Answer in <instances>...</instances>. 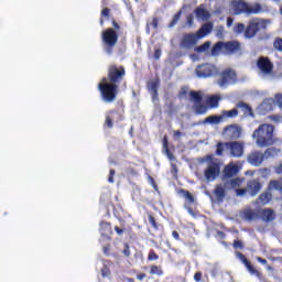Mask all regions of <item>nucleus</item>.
<instances>
[{
  "label": "nucleus",
  "instance_id": "nucleus-28",
  "mask_svg": "<svg viewBox=\"0 0 282 282\" xmlns=\"http://www.w3.org/2000/svg\"><path fill=\"white\" fill-rule=\"evenodd\" d=\"M177 193L178 195H182V197H184V199H186L189 204H195V196H193L187 189L181 188Z\"/></svg>",
  "mask_w": 282,
  "mask_h": 282
},
{
  "label": "nucleus",
  "instance_id": "nucleus-63",
  "mask_svg": "<svg viewBox=\"0 0 282 282\" xmlns=\"http://www.w3.org/2000/svg\"><path fill=\"white\" fill-rule=\"evenodd\" d=\"M259 263H262L263 265H265V263H268V260L263 259V258H258Z\"/></svg>",
  "mask_w": 282,
  "mask_h": 282
},
{
  "label": "nucleus",
  "instance_id": "nucleus-37",
  "mask_svg": "<svg viewBox=\"0 0 282 282\" xmlns=\"http://www.w3.org/2000/svg\"><path fill=\"white\" fill-rule=\"evenodd\" d=\"M234 32L236 34H243L246 35V24L245 23H237L234 28Z\"/></svg>",
  "mask_w": 282,
  "mask_h": 282
},
{
  "label": "nucleus",
  "instance_id": "nucleus-22",
  "mask_svg": "<svg viewBox=\"0 0 282 282\" xmlns=\"http://www.w3.org/2000/svg\"><path fill=\"white\" fill-rule=\"evenodd\" d=\"M242 217L246 219V221H257V219H261L259 213L250 208H247L242 212Z\"/></svg>",
  "mask_w": 282,
  "mask_h": 282
},
{
  "label": "nucleus",
  "instance_id": "nucleus-47",
  "mask_svg": "<svg viewBox=\"0 0 282 282\" xmlns=\"http://www.w3.org/2000/svg\"><path fill=\"white\" fill-rule=\"evenodd\" d=\"M115 175H116V170L111 169V170L109 171V176H108V182H109V184H113V182H115V180H113Z\"/></svg>",
  "mask_w": 282,
  "mask_h": 282
},
{
  "label": "nucleus",
  "instance_id": "nucleus-54",
  "mask_svg": "<svg viewBox=\"0 0 282 282\" xmlns=\"http://www.w3.org/2000/svg\"><path fill=\"white\" fill-rule=\"evenodd\" d=\"M202 276H203L202 271H197V272L194 274V281H196V282L202 281Z\"/></svg>",
  "mask_w": 282,
  "mask_h": 282
},
{
  "label": "nucleus",
  "instance_id": "nucleus-5",
  "mask_svg": "<svg viewBox=\"0 0 282 282\" xmlns=\"http://www.w3.org/2000/svg\"><path fill=\"white\" fill-rule=\"evenodd\" d=\"M237 52H241V43H239V41H219L216 44H214L210 54L212 56H219V54L232 56V54H237Z\"/></svg>",
  "mask_w": 282,
  "mask_h": 282
},
{
  "label": "nucleus",
  "instance_id": "nucleus-14",
  "mask_svg": "<svg viewBox=\"0 0 282 282\" xmlns=\"http://www.w3.org/2000/svg\"><path fill=\"white\" fill-rule=\"evenodd\" d=\"M223 135L226 140H239L241 138V128L239 124H229L224 128Z\"/></svg>",
  "mask_w": 282,
  "mask_h": 282
},
{
  "label": "nucleus",
  "instance_id": "nucleus-52",
  "mask_svg": "<svg viewBox=\"0 0 282 282\" xmlns=\"http://www.w3.org/2000/svg\"><path fill=\"white\" fill-rule=\"evenodd\" d=\"M275 102L282 109V95L281 94L275 95Z\"/></svg>",
  "mask_w": 282,
  "mask_h": 282
},
{
  "label": "nucleus",
  "instance_id": "nucleus-57",
  "mask_svg": "<svg viewBox=\"0 0 282 282\" xmlns=\"http://www.w3.org/2000/svg\"><path fill=\"white\" fill-rule=\"evenodd\" d=\"M110 250H111V245H106L102 248L104 254H109Z\"/></svg>",
  "mask_w": 282,
  "mask_h": 282
},
{
  "label": "nucleus",
  "instance_id": "nucleus-25",
  "mask_svg": "<svg viewBox=\"0 0 282 282\" xmlns=\"http://www.w3.org/2000/svg\"><path fill=\"white\" fill-rule=\"evenodd\" d=\"M220 116L223 117V122H226L229 119L237 118L239 116V110L237 108L223 110Z\"/></svg>",
  "mask_w": 282,
  "mask_h": 282
},
{
  "label": "nucleus",
  "instance_id": "nucleus-15",
  "mask_svg": "<svg viewBox=\"0 0 282 282\" xmlns=\"http://www.w3.org/2000/svg\"><path fill=\"white\" fill-rule=\"evenodd\" d=\"M199 36L197 33H188L183 36L181 42L182 47H186L187 50L197 45V41H199Z\"/></svg>",
  "mask_w": 282,
  "mask_h": 282
},
{
  "label": "nucleus",
  "instance_id": "nucleus-20",
  "mask_svg": "<svg viewBox=\"0 0 282 282\" xmlns=\"http://www.w3.org/2000/svg\"><path fill=\"white\" fill-rule=\"evenodd\" d=\"M272 202V192L265 191L259 195L257 198V204H260V206H265Z\"/></svg>",
  "mask_w": 282,
  "mask_h": 282
},
{
  "label": "nucleus",
  "instance_id": "nucleus-11",
  "mask_svg": "<svg viewBox=\"0 0 282 282\" xmlns=\"http://www.w3.org/2000/svg\"><path fill=\"white\" fill-rule=\"evenodd\" d=\"M235 83H237V73L231 68L224 69L217 82L219 87H228V85H235Z\"/></svg>",
  "mask_w": 282,
  "mask_h": 282
},
{
  "label": "nucleus",
  "instance_id": "nucleus-19",
  "mask_svg": "<svg viewBox=\"0 0 282 282\" xmlns=\"http://www.w3.org/2000/svg\"><path fill=\"white\" fill-rule=\"evenodd\" d=\"M260 218L262 221H274L276 218V215L274 214V210L272 208H264L260 212Z\"/></svg>",
  "mask_w": 282,
  "mask_h": 282
},
{
  "label": "nucleus",
  "instance_id": "nucleus-44",
  "mask_svg": "<svg viewBox=\"0 0 282 282\" xmlns=\"http://www.w3.org/2000/svg\"><path fill=\"white\" fill-rule=\"evenodd\" d=\"M111 275V270H109V267L104 265L101 269V276H110Z\"/></svg>",
  "mask_w": 282,
  "mask_h": 282
},
{
  "label": "nucleus",
  "instance_id": "nucleus-45",
  "mask_svg": "<svg viewBox=\"0 0 282 282\" xmlns=\"http://www.w3.org/2000/svg\"><path fill=\"white\" fill-rule=\"evenodd\" d=\"M163 150L165 151V154H166L167 159H169L171 162H173V160H175V155L173 154V152H171V149L165 148V149H163Z\"/></svg>",
  "mask_w": 282,
  "mask_h": 282
},
{
  "label": "nucleus",
  "instance_id": "nucleus-46",
  "mask_svg": "<svg viewBox=\"0 0 282 282\" xmlns=\"http://www.w3.org/2000/svg\"><path fill=\"white\" fill-rule=\"evenodd\" d=\"M109 14H111V9L109 8H104L101 10V18L105 17V19H109Z\"/></svg>",
  "mask_w": 282,
  "mask_h": 282
},
{
  "label": "nucleus",
  "instance_id": "nucleus-58",
  "mask_svg": "<svg viewBox=\"0 0 282 282\" xmlns=\"http://www.w3.org/2000/svg\"><path fill=\"white\" fill-rule=\"evenodd\" d=\"M172 237L175 239V241H180V232H177V230L172 231Z\"/></svg>",
  "mask_w": 282,
  "mask_h": 282
},
{
  "label": "nucleus",
  "instance_id": "nucleus-7",
  "mask_svg": "<svg viewBox=\"0 0 282 282\" xmlns=\"http://www.w3.org/2000/svg\"><path fill=\"white\" fill-rule=\"evenodd\" d=\"M205 160L208 162V165L204 171L205 180L207 182H215V180L218 178L221 173V163H219V161H217L213 154H207Z\"/></svg>",
  "mask_w": 282,
  "mask_h": 282
},
{
  "label": "nucleus",
  "instance_id": "nucleus-16",
  "mask_svg": "<svg viewBox=\"0 0 282 282\" xmlns=\"http://www.w3.org/2000/svg\"><path fill=\"white\" fill-rule=\"evenodd\" d=\"M261 188H263V185L261 184L259 178L251 180L247 183V191L249 195H251V197L259 195V193L261 192Z\"/></svg>",
  "mask_w": 282,
  "mask_h": 282
},
{
  "label": "nucleus",
  "instance_id": "nucleus-24",
  "mask_svg": "<svg viewBox=\"0 0 282 282\" xmlns=\"http://www.w3.org/2000/svg\"><path fill=\"white\" fill-rule=\"evenodd\" d=\"M204 124H221L224 117L221 115H212L204 119Z\"/></svg>",
  "mask_w": 282,
  "mask_h": 282
},
{
  "label": "nucleus",
  "instance_id": "nucleus-9",
  "mask_svg": "<svg viewBox=\"0 0 282 282\" xmlns=\"http://www.w3.org/2000/svg\"><path fill=\"white\" fill-rule=\"evenodd\" d=\"M256 65L262 76H272L274 74V64L270 61V57L260 56Z\"/></svg>",
  "mask_w": 282,
  "mask_h": 282
},
{
  "label": "nucleus",
  "instance_id": "nucleus-18",
  "mask_svg": "<svg viewBox=\"0 0 282 282\" xmlns=\"http://www.w3.org/2000/svg\"><path fill=\"white\" fill-rule=\"evenodd\" d=\"M239 173V166L236 164H229L225 166L223 172L224 180H230V177H235Z\"/></svg>",
  "mask_w": 282,
  "mask_h": 282
},
{
  "label": "nucleus",
  "instance_id": "nucleus-48",
  "mask_svg": "<svg viewBox=\"0 0 282 282\" xmlns=\"http://www.w3.org/2000/svg\"><path fill=\"white\" fill-rule=\"evenodd\" d=\"M246 193H248V188H236V195L238 197H243Z\"/></svg>",
  "mask_w": 282,
  "mask_h": 282
},
{
  "label": "nucleus",
  "instance_id": "nucleus-8",
  "mask_svg": "<svg viewBox=\"0 0 282 282\" xmlns=\"http://www.w3.org/2000/svg\"><path fill=\"white\" fill-rule=\"evenodd\" d=\"M268 29V20L254 18L250 20L245 29V39H254L261 30Z\"/></svg>",
  "mask_w": 282,
  "mask_h": 282
},
{
  "label": "nucleus",
  "instance_id": "nucleus-17",
  "mask_svg": "<svg viewBox=\"0 0 282 282\" xmlns=\"http://www.w3.org/2000/svg\"><path fill=\"white\" fill-rule=\"evenodd\" d=\"M116 117L118 118L117 122H120V120H122V115H120L118 110H109L106 115L105 126L108 129H113V120H116Z\"/></svg>",
  "mask_w": 282,
  "mask_h": 282
},
{
  "label": "nucleus",
  "instance_id": "nucleus-30",
  "mask_svg": "<svg viewBox=\"0 0 282 282\" xmlns=\"http://www.w3.org/2000/svg\"><path fill=\"white\" fill-rule=\"evenodd\" d=\"M150 274L155 276H164V269H162V265L152 264L150 265Z\"/></svg>",
  "mask_w": 282,
  "mask_h": 282
},
{
  "label": "nucleus",
  "instance_id": "nucleus-59",
  "mask_svg": "<svg viewBox=\"0 0 282 282\" xmlns=\"http://www.w3.org/2000/svg\"><path fill=\"white\" fill-rule=\"evenodd\" d=\"M163 149H169V137L163 138Z\"/></svg>",
  "mask_w": 282,
  "mask_h": 282
},
{
  "label": "nucleus",
  "instance_id": "nucleus-21",
  "mask_svg": "<svg viewBox=\"0 0 282 282\" xmlns=\"http://www.w3.org/2000/svg\"><path fill=\"white\" fill-rule=\"evenodd\" d=\"M194 13L196 15L197 21H208V19H210V12H208V10L202 7H197L194 10Z\"/></svg>",
  "mask_w": 282,
  "mask_h": 282
},
{
  "label": "nucleus",
  "instance_id": "nucleus-34",
  "mask_svg": "<svg viewBox=\"0 0 282 282\" xmlns=\"http://www.w3.org/2000/svg\"><path fill=\"white\" fill-rule=\"evenodd\" d=\"M210 45H212L210 41H207L204 44L197 46L195 48V52H197V54H204V52H208V50H210Z\"/></svg>",
  "mask_w": 282,
  "mask_h": 282
},
{
  "label": "nucleus",
  "instance_id": "nucleus-33",
  "mask_svg": "<svg viewBox=\"0 0 282 282\" xmlns=\"http://www.w3.org/2000/svg\"><path fill=\"white\" fill-rule=\"evenodd\" d=\"M100 230L102 235H111V223L101 221Z\"/></svg>",
  "mask_w": 282,
  "mask_h": 282
},
{
  "label": "nucleus",
  "instance_id": "nucleus-12",
  "mask_svg": "<svg viewBox=\"0 0 282 282\" xmlns=\"http://www.w3.org/2000/svg\"><path fill=\"white\" fill-rule=\"evenodd\" d=\"M267 155H270V149L265 150L264 153L261 151H252L248 154L247 162L251 164V166H261Z\"/></svg>",
  "mask_w": 282,
  "mask_h": 282
},
{
  "label": "nucleus",
  "instance_id": "nucleus-31",
  "mask_svg": "<svg viewBox=\"0 0 282 282\" xmlns=\"http://www.w3.org/2000/svg\"><path fill=\"white\" fill-rule=\"evenodd\" d=\"M242 180L239 177L231 178L225 183V186H228L229 188H239L242 184Z\"/></svg>",
  "mask_w": 282,
  "mask_h": 282
},
{
  "label": "nucleus",
  "instance_id": "nucleus-4",
  "mask_svg": "<svg viewBox=\"0 0 282 282\" xmlns=\"http://www.w3.org/2000/svg\"><path fill=\"white\" fill-rule=\"evenodd\" d=\"M231 8L234 10V14H262V12H265L268 10V7L259 2L250 6L243 0H234L231 2Z\"/></svg>",
  "mask_w": 282,
  "mask_h": 282
},
{
  "label": "nucleus",
  "instance_id": "nucleus-56",
  "mask_svg": "<svg viewBox=\"0 0 282 282\" xmlns=\"http://www.w3.org/2000/svg\"><path fill=\"white\" fill-rule=\"evenodd\" d=\"M186 94H188V89L186 87H182L178 93V96L183 97V96H186Z\"/></svg>",
  "mask_w": 282,
  "mask_h": 282
},
{
  "label": "nucleus",
  "instance_id": "nucleus-27",
  "mask_svg": "<svg viewBox=\"0 0 282 282\" xmlns=\"http://www.w3.org/2000/svg\"><path fill=\"white\" fill-rule=\"evenodd\" d=\"M158 87H160V79H156L154 82H151L149 84V89L152 94V99L158 100Z\"/></svg>",
  "mask_w": 282,
  "mask_h": 282
},
{
  "label": "nucleus",
  "instance_id": "nucleus-40",
  "mask_svg": "<svg viewBox=\"0 0 282 282\" xmlns=\"http://www.w3.org/2000/svg\"><path fill=\"white\" fill-rule=\"evenodd\" d=\"M160 259V256L155 253V250L151 249L148 254V261H158Z\"/></svg>",
  "mask_w": 282,
  "mask_h": 282
},
{
  "label": "nucleus",
  "instance_id": "nucleus-42",
  "mask_svg": "<svg viewBox=\"0 0 282 282\" xmlns=\"http://www.w3.org/2000/svg\"><path fill=\"white\" fill-rule=\"evenodd\" d=\"M122 254H124V257H131V248L129 247V243H123Z\"/></svg>",
  "mask_w": 282,
  "mask_h": 282
},
{
  "label": "nucleus",
  "instance_id": "nucleus-64",
  "mask_svg": "<svg viewBox=\"0 0 282 282\" xmlns=\"http://www.w3.org/2000/svg\"><path fill=\"white\" fill-rule=\"evenodd\" d=\"M227 25H228V26H231V25H232V18H228V19H227Z\"/></svg>",
  "mask_w": 282,
  "mask_h": 282
},
{
  "label": "nucleus",
  "instance_id": "nucleus-60",
  "mask_svg": "<svg viewBox=\"0 0 282 282\" xmlns=\"http://www.w3.org/2000/svg\"><path fill=\"white\" fill-rule=\"evenodd\" d=\"M145 278H147V273H140L137 275L138 281H144Z\"/></svg>",
  "mask_w": 282,
  "mask_h": 282
},
{
  "label": "nucleus",
  "instance_id": "nucleus-23",
  "mask_svg": "<svg viewBox=\"0 0 282 282\" xmlns=\"http://www.w3.org/2000/svg\"><path fill=\"white\" fill-rule=\"evenodd\" d=\"M213 32V22H207L200 26V29L196 32L198 39H204V36L210 34Z\"/></svg>",
  "mask_w": 282,
  "mask_h": 282
},
{
  "label": "nucleus",
  "instance_id": "nucleus-10",
  "mask_svg": "<svg viewBox=\"0 0 282 282\" xmlns=\"http://www.w3.org/2000/svg\"><path fill=\"white\" fill-rule=\"evenodd\" d=\"M189 97L194 102L195 113H197V116H204V113H206L208 111V107H206V105L202 104V100H204V98L202 97V93L191 90Z\"/></svg>",
  "mask_w": 282,
  "mask_h": 282
},
{
  "label": "nucleus",
  "instance_id": "nucleus-49",
  "mask_svg": "<svg viewBox=\"0 0 282 282\" xmlns=\"http://www.w3.org/2000/svg\"><path fill=\"white\" fill-rule=\"evenodd\" d=\"M115 231L117 232V235L119 237H122V235H124V232H127V228H120V227L116 226Z\"/></svg>",
  "mask_w": 282,
  "mask_h": 282
},
{
  "label": "nucleus",
  "instance_id": "nucleus-2",
  "mask_svg": "<svg viewBox=\"0 0 282 282\" xmlns=\"http://www.w3.org/2000/svg\"><path fill=\"white\" fill-rule=\"evenodd\" d=\"M256 144L260 148L272 147L274 144V126L262 123L252 133Z\"/></svg>",
  "mask_w": 282,
  "mask_h": 282
},
{
  "label": "nucleus",
  "instance_id": "nucleus-41",
  "mask_svg": "<svg viewBox=\"0 0 282 282\" xmlns=\"http://www.w3.org/2000/svg\"><path fill=\"white\" fill-rule=\"evenodd\" d=\"M232 246L235 250H243V242L241 240H234Z\"/></svg>",
  "mask_w": 282,
  "mask_h": 282
},
{
  "label": "nucleus",
  "instance_id": "nucleus-1",
  "mask_svg": "<svg viewBox=\"0 0 282 282\" xmlns=\"http://www.w3.org/2000/svg\"><path fill=\"white\" fill-rule=\"evenodd\" d=\"M124 76H127V69H124V66L111 64L108 67L107 77H102L101 82L97 86L100 98L104 102H107L108 105L116 102V98H118V94L120 91V84L124 80Z\"/></svg>",
  "mask_w": 282,
  "mask_h": 282
},
{
  "label": "nucleus",
  "instance_id": "nucleus-13",
  "mask_svg": "<svg viewBox=\"0 0 282 282\" xmlns=\"http://www.w3.org/2000/svg\"><path fill=\"white\" fill-rule=\"evenodd\" d=\"M195 72L198 78H210V76H215L217 67L213 64H202L196 67Z\"/></svg>",
  "mask_w": 282,
  "mask_h": 282
},
{
  "label": "nucleus",
  "instance_id": "nucleus-61",
  "mask_svg": "<svg viewBox=\"0 0 282 282\" xmlns=\"http://www.w3.org/2000/svg\"><path fill=\"white\" fill-rule=\"evenodd\" d=\"M173 135H174V138H182V131L175 130V131L173 132Z\"/></svg>",
  "mask_w": 282,
  "mask_h": 282
},
{
  "label": "nucleus",
  "instance_id": "nucleus-43",
  "mask_svg": "<svg viewBox=\"0 0 282 282\" xmlns=\"http://www.w3.org/2000/svg\"><path fill=\"white\" fill-rule=\"evenodd\" d=\"M273 171L276 175H282V160L273 167Z\"/></svg>",
  "mask_w": 282,
  "mask_h": 282
},
{
  "label": "nucleus",
  "instance_id": "nucleus-36",
  "mask_svg": "<svg viewBox=\"0 0 282 282\" xmlns=\"http://www.w3.org/2000/svg\"><path fill=\"white\" fill-rule=\"evenodd\" d=\"M237 257H238V259H240V261H242V263H245V265L248 267L249 270H252V264L249 262L246 254H243L241 252H237Z\"/></svg>",
  "mask_w": 282,
  "mask_h": 282
},
{
  "label": "nucleus",
  "instance_id": "nucleus-62",
  "mask_svg": "<svg viewBox=\"0 0 282 282\" xmlns=\"http://www.w3.org/2000/svg\"><path fill=\"white\" fill-rule=\"evenodd\" d=\"M112 26L115 28V30H120V24H118V22H116V20H112Z\"/></svg>",
  "mask_w": 282,
  "mask_h": 282
},
{
  "label": "nucleus",
  "instance_id": "nucleus-39",
  "mask_svg": "<svg viewBox=\"0 0 282 282\" xmlns=\"http://www.w3.org/2000/svg\"><path fill=\"white\" fill-rule=\"evenodd\" d=\"M148 219L152 226V228H154V230H160V228L162 227L160 224H158V221L155 220V217H153V215H149Z\"/></svg>",
  "mask_w": 282,
  "mask_h": 282
},
{
  "label": "nucleus",
  "instance_id": "nucleus-51",
  "mask_svg": "<svg viewBox=\"0 0 282 282\" xmlns=\"http://www.w3.org/2000/svg\"><path fill=\"white\" fill-rule=\"evenodd\" d=\"M148 180L154 191H158V183H155V178H153V176H149Z\"/></svg>",
  "mask_w": 282,
  "mask_h": 282
},
{
  "label": "nucleus",
  "instance_id": "nucleus-29",
  "mask_svg": "<svg viewBox=\"0 0 282 282\" xmlns=\"http://www.w3.org/2000/svg\"><path fill=\"white\" fill-rule=\"evenodd\" d=\"M237 108L241 109V111L245 113V116H252V107H250V105H248L243 101H239L237 104Z\"/></svg>",
  "mask_w": 282,
  "mask_h": 282
},
{
  "label": "nucleus",
  "instance_id": "nucleus-35",
  "mask_svg": "<svg viewBox=\"0 0 282 282\" xmlns=\"http://www.w3.org/2000/svg\"><path fill=\"white\" fill-rule=\"evenodd\" d=\"M180 19H182V10H180L178 12H176V14L173 15V19L171 20L169 28H175Z\"/></svg>",
  "mask_w": 282,
  "mask_h": 282
},
{
  "label": "nucleus",
  "instance_id": "nucleus-50",
  "mask_svg": "<svg viewBox=\"0 0 282 282\" xmlns=\"http://www.w3.org/2000/svg\"><path fill=\"white\" fill-rule=\"evenodd\" d=\"M195 22V18L193 17V14H188L186 17V23L189 28H192L193 23Z\"/></svg>",
  "mask_w": 282,
  "mask_h": 282
},
{
  "label": "nucleus",
  "instance_id": "nucleus-3",
  "mask_svg": "<svg viewBox=\"0 0 282 282\" xmlns=\"http://www.w3.org/2000/svg\"><path fill=\"white\" fill-rule=\"evenodd\" d=\"M243 151L245 144L241 141L218 142L216 144L215 155L224 158L227 153L230 158H242Z\"/></svg>",
  "mask_w": 282,
  "mask_h": 282
},
{
  "label": "nucleus",
  "instance_id": "nucleus-53",
  "mask_svg": "<svg viewBox=\"0 0 282 282\" xmlns=\"http://www.w3.org/2000/svg\"><path fill=\"white\" fill-rule=\"evenodd\" d=\"M153 56H154L155 61H160V56H162V50L156 48L154 51V55Z\"/></svg>",
  "mask_w": 282,
  "mask_h": 282
},
{
  "label": "nucleus",
  "instance_id": "nucleus-26",
  "mask_svg": "<svg viewBox=\"0 0 282 282\" xmlns=\"http://www.w3.org/2000/svg\"><path fill=\"white\" fill-rule=\"evenodd\" d=\"M214 195L217 202H224V199L226 198V188H224V185H216L214 189Z\"/></svg>",
  "mask_w": 282,
  "mask_h": 282
},
{
  "label": "nucleus",
  "instance_id": "nucleus-55",
  "mask_svg": "<svg viewBox=\"0 0 282 282\" xmlns=\"http://www.w3.org/2000/svg\"><path fill=\"white\" fill-rule=\"evenodd\" d=\"M159 21H160V20H159L158 18H153V19H152L151 25H152V28H153L154 30H158Z\"/></svg>",
  "mask_w": 282,
  "mask_h": 282
},
{
  "label": "nucleus",
  "instance_id": "nucleus-32",
  "mask_svg": "<svg viewBox=\"0 0 282 282\" xmlns=\"http://www.w3.org/2000/svg\"><path fill=\"white\" fill-rule=\"evenodd\" d=\"M219 100H221L219 96L212 95L209 98H207V104L209 107H212V109H216V107H219Z\"/></svg>",
  "mask_w": 282,
  "mask_h": 282
},
{
  "label": "nucleus",
  "instance_id": "nucleus-6",
  "mask_svg": "<svg viewBox=\"0 0 282 282\" xmlns=\"http://www.w3.org/2000/svg\"><path fill=\"white\" fill-rule=\"evenodd\" d=\"M118 32L115 29L108 28L101 32V43L104 46V52L108 56L113 54L116 45H118Z\"/></svg>",
  "mask_w": 282,
  "mask_h": 282
},
{
  "label": "nucleus",
  "instance_id": "nucleus-38",
  "mask_svg": "<svg viewBox=\"0 0 282 282\" xmlns=\"http://www.w3.org/2000/svg\"><path fill=\"white\" fill-rule=\"evenodd\" d=\"M273 48L276 52H282V37H275L273 41Z\"/></svg>",
  "mask_w": 282,
  "mask_h": 282
}]
</instances>
